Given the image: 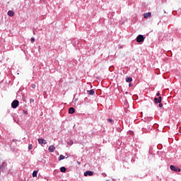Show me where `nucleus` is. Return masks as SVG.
<instances>
[{
    "label": "nucleus",
    "instance_id": "nucleus-1",
    "mask_svg": "<svg viewBox=\"0 0 181 181\" xmlns=\"http://www.w3.org/2000/svg\"><path fill=\"white\" fill-rule=\"evenodd\" d=\"M136 40L137 43H143V42L145 40V37H144L142 35H139L136 37Z\"/></svg>",
    "mask_w": 181,
    "mask_h": 181
},
{
    "label": "nucleus",
    "instance_id": "nucleus-2",
    "mask_svg": "<svg viewBox=\"0 0 181 181\" xmlns=\"http://www.w3.org/2000/svg\"><path fill=\"white\" fill-rule=\"evenodd\" d=\"M18 106H19V100H15L12 102L11 103L12 108H18Z\"/></svg>",
    "mask_w": 181,
    "mask_h": 181
},
{
    "label": "nucleus",
    "instance_id": "nucleus-3",
    "mask_svg": "<svg viewBox=\"0 0 181 181\" xmlns=\"http://www.w3.org/2000/svg\"><path fill=\"white\" fill-rule=\"evenodd\" d=\"M170 169H171V170H173V172H176V173L180 172V170H181L180 168H179L175 165H170Z\"/></svg>",
    "mask_w": 181,
    "mask_h": 181
},
{
    "label": "nucleus",
    "instance_id": "nucleus-4",
    "mask_svg": "<svg viewBox=\"0 0 181 181\" xmlns=\"http://www.w3.org/2000/svg\"><path fill=\"white\" fill-rule=\"evenodd\" d=\"M37 141L40 145H46L47 144V141L45 139H38Z\"/></svg>",
    "mask_w": 181,
    "mask_h": 181
},
{
    "label": "nucleus",
    "instance_id": "nucleus-5",
    "mask_svg": "<svg viewBox=\"0 0 181 181\" xmlns=\"http://www.w3.org/2000/svg\"><path fill=\"white\" fill-rule=\"evenodd\" d=\"M94 175V173L93 171L87 170L86 172L84 173V176H93Z\"/></svg>",
    "mask_w": 181,
    "mask_h": 181
},
{
    "label": "nucleus",
    "instance_id": "nucleus-6",
    "mask_svg": "<svg viewBox=\"0 0 181 181\" xmlns=\"http://www.w3.org/2000/svg\"><path fill=\"white\" fill-rule=\"evenodd\" d=\"M151 16H152V13H151V12L145 13L144 14V19H148V18H151Z\"/></svg>",
    "mask_w": 181,
    "mask_h": 181
},
{
    "label": "nucleus",
    "instance_id": "nucleus-7",
    "mask_svg": "<svg viewBox=\"0 0 181 181\" xmlns=\"http://www.w3.org/2000/svg\"><path fill=\"white\" fill-rule=\"evenodd\" d=\"M56 150V147H54V146H49L48 148V151L49 152H54V151Z\"/></svg>",
    "mask_w": 181,
    "mask_h": 181
},
{
    "label": "nucleus",
    "instance_id": "nucleus-8",
    "mask_svg": "<svg viewBox=\"0 0 181 181\" xmlns=\"http://www.w3.org/2000/svg\"><path fill=\"white\" fill-rule=\"evenodd\" d=\"M87 93L88 95H94V94H95V91H94V89H92L90 90H87Z\"/></svg>",
    "mask_w": 181,
    "mask_h": 181
},
{
    "label": "nucleus",
    "instance_id": "nucleus-9",
    "mask_svg": "<svg viewBox=\"0 0 181 181\" xmlns=\"http://www.w3.org/2000/svg\"><path fill=\"white\" fill-rule=\"evenodd\" d=\"M7 14L8 15V16H15V12H13V11H8Z\"/></svg>",
    "mask_w": 181,
    "mask_h": 181
},
{
    "label": "nucleus",
    "instance_id": "nucleus-10",
    "mask_svg": "<svg viewBox=\"0 0 181 181\" xmlns=\"http://www.w3.org/2000/svg\"><path fill=\"white\" fill-rule=\"evenodd\" d=\"M69 114H74V112H76V110L74 107H69Z\"/></svg>",
    "mask_w": 181,
    "mask_h": 181
},
{
    "label": "nucleus",
    "instance_id": "nucleus-11",
    "mask_svg": "<svg viewBox=\"0 0 181 181\" xmlns=\"http://www.w3.org/2000/svg\"><path fill=\"white\" fill-rule=\"evenodd\" d=\"M4 165H5V162L2 163V164L0 165V173L1 172H4L5 168L4 167Z\"/></svg>",
    "mask_w": 181,
    "mask_h": 181
},
{
    "label": "nucleus",
    "instance_id": "nucleus-12",
    "mask_svg": "<svg viewBox=\"0 0 181 181\" xmlns=\"http://www.w3.org/2000/svg\"><path fill=\"white\" fill-rule=\"evenodd\" d=\"M67 169L66 168V167H61L60 168V172H62V173H66Z\"/></svg>",
    "mask_w": 181,
    "mask_h": 181
},
{
    "label": "nucleus",
    "instance_id": "nucleus-13",
    "mask_svg": "<svg viewBox=\"0 0 181 181\" xmlns=\"http://www.w3.org/2000/svg\"><path fill=\"white\" fill-rule=\"evenodd\" d=\"M127 83H131L132 81V78L131 77H126Z\"/></svg>",
    "mask_w": 181,
    "mask_h": 181
},
{
    "label": "nucleus",
    "instance_id": "nucleus-14",
    "mask_svg": "<svg viewBox=\"0 0 181 181\" xmlns=\"http://www.w3.org/2000/svg\"><path fill=\"white\" fill-rule=\"evenodd\" d=\"M154 102H155L156 104H160V103H161V102L158 100V98H154Z\"/></svg>",
    "mask_w": 181,
    "mask_h": 181
},
{
    "label": "nucleus",
    "instance_id": "nucleus-15",
    "mask_svg": "<svg viewBox=\"0 0 181 181\" xmlns=\"http://www.w3.org/2000/svg\"><path fill=\"white\" fill-rule=\"evenodd\" d=\"M37 177V170H35L33 173V177Z\"/></svg>",
    "mask_w": 181,
    "mask_h": 181
},
{
    "label": "nucleus",
    "instance_id": "nucleus-16",
    "mask_svg": "<svg viewBox=\"0 0 181 181\" xmlns=\"http://www.w3.org/2000/svg\"><path fill=\"white\" fill-rule=\"evenodd\" d=\"M66 157L63 155H60L59 158H58V160H63V159H64Z\"/></svg>",
    "mask_w": 181,
    "mask_h": 181
},
{
    "label": "nucleus",
    "instance_id": "nucleus-17",
    "mask_svg": "<svg viewBox=\"0 0 181 181\" xmlns=\"http://www.w3.org/2000/svg\"><path fill=\"white\" fill-rule=\"evenodd\" d=\"M107 122H110V124H114V120L112 119H107Z\"/></svg>",
    "mask_w": 181,
    "mask_h": 181
},
{
    "label": "nucleus",
    "instance_id": "nucleus-18",
    "mask_svg": "<svg viewBox=\"0 0 181 181\" xmlns=\"http://www.w3.org/2000/svg\"><path fill=\"white\" fill-rule=\"evenodd\" d=\"M33 148V146L32 144L28 145V150L29 151H32Z\"/></svg>",
    "mask_w": 181,
    "mask_h": 181
},
{
    "label": "nucleus",
    "instance_id": "nucleus-19",
    "mask_svg": "<svg viewBox=\"0 0 181 181\" xmlns=\"http://www.w3.org/2000/svg\"><path fill=\"white\" fill-rule=\"evenodd\" d=\"M117 132H121L122 131V129L121 127H117Z\"/></svg>",
    "mask_w": 181,
    "mask_h": 181
},
{
    "label": "nucleus",
    "instance_id": "nucleus-20",
    "mask_svg": "<svg viewBox=\"0 0 181 181\" xmlns=\"http://www.w3.org/2000/svg\"><path fill=\"white\" fill-rule=\"evenodd\" d=\"M30 42L31 43H35V37H31Z\"/></svg>",
    "mask_w": 181,
    "mask_h": 181
},
{
    "label": "nucleus",
    "instance_id": "nucleus-21",
    "mask_svg": "<svg viewBox=\"0 0 181 181\" xmlns=\"http://www.w3.org/2000/svg\"><path fill=\"white\" fill-rule=\"evenodd\" d=\"M23 114H24L25 115H28V112H27V110H23Z\"/></svg>",
    "mask_w": 181,
    "mask_h": 181
},
{
    "label": "nucleus",
    "instance_id": "nucleus-22",
    "mask_svg": "<svg viewBox=\"0 0 181 181\" xmlns=\"http://www.w3.org/2000/svg\"><path fill=\"white\" fill-rule=\"evenodd\" d=\"M31 87H32L33 88H36V84L32 83V84H31Z\"/></svg>",
    "mask_w": 181,
    "mask_h": 181
},
{
    "label": "nucleus",
    "instance_id": "nucleus-23",
    "mask_svg": "<svg viewBox=\"0 0 181 181\" xmlns=\"http://www.w3.org/2000/svg\"><path fill=\"white\" fill-rule=\"evenodd\" d=\"M158 107H159L160 108H162V107H163V105L160 103L159 105H158Z\"/></svg>",
    "mask_w": 181,
    "mask_h": 181
},
{
    "label": "nucleus",
    "instance_id": "nucleus-24",
    "mask_svg": "<svg viewBox=\"0 0 181 181\" xmlns=\"http://www.w3.org/2000/svg\"><path fill=\"white\" fill-rule=\"evenodd\" d=\"M157 98H158L159 101H160V103H162V97L159 96V97Z\"/></svg>",
    "mask_w": 181,
    "mask_h": 181
},
{
    "label": "nucleus",
    "instance_id": "nucleus-25",
    "mask_svg": "<svg viewBox=\"0 0 181 181\" xmlns=\"http://www.w3.org/2000/svg\"><path fill=\"white\" fill-rule=\"evenodd\" d=\"M69 144H70L71 145H73V141L70 140V141H69Z\"/></svg>",
    "mask_w": 181,
    "mask_h": 181
},
{
    "label": "nucleus",
    "instance_id": "nucleus-26",
    "mask_svg": "<svg viewBox=\"0 0 181 181\" xmlns=\"http://www.w3.org/2000/svg\"><path fill=\"white\" fill-rule=\"evenodd\" d=\"M156 95H157V97H159V95H160V93H157Z\"/></svg>",
    "mask_w": 181,
    "mask_h": 181
},
{
    "label": "nucleus",
    "instance_id": "nucleus-27",
    "mask_svg": "<svg viewBox=\"0 0 181 181\" xmlns=\"http://www.w3.org/2000/svg\"><path fill=\"white\" fill-rule=\"evenodd\" d=\"M34 101H35V100H33V99L30 100V102H31V103H34Z\"/></svg>",
    "mask_w": 181,
    "mask_h": 181
},
{
    "label": "nucleus",
    "instance_id": "nucleus-28",
    "mask_svg": "<svg viewBox=\"0 0 181 181\" xmlns=\"http://www.w3.org/2000/svg\"><path fill=\"white\" fill-rule=\"evenodd\" d=\"M103 176L105 177L107 176V174L104 173Z\"/></svg>",
    "mask_w": 181,
    "mask_h": 181
}]
</instances>
